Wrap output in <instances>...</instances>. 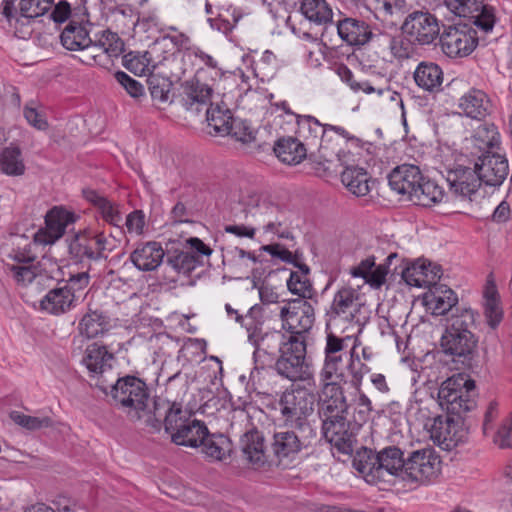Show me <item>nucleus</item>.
I'll use <instances>...</instances> for the list:
<instances>
[{
	"instance_id": "1",
	"label": "nucleus",
	"mask_w": 512,
	"mask_h": 512,
	"mask_svg": "<svg viewBox=\"0 0 512 512\" xmlns=\"http://www.w3.org/2000/svg\"><path fill=\"white\" fill-rule=\"evenodd\" d=\"M179 373L169 377L166 384V396H156L151 400L149 390L144 381L135 376L119 378L111 384L110 394L120 408L124 409L132 421H140L147 427H158L159 420L156 415L157 403L169 401L174 394L175 381Z\"/></svg>"
},
{
	"instance_id": "2",
	"label": "nucleus",
	"mask_w": 512,
	"mask_h": 512,
	"mask_svg": "<svg viewBox=\"0 0 512 512\" xmlns=\"http://www.w3.org/2000/svg\"><path fill=\"white\" fill-rule=\"evenodd\" d=\"M156 415L159 426L152 429L159 431L164 426L165 431L170 434L171 441L176 445L198 448L208 431L204 422L192 419L190 413L183 409L182 404L177 401V396L171 397L169 401H159Z\"/></svg>"
},
{
	"instance_id": "3",
	"label": "nucleus",
	"mask_w": 512,
	"mask_h": 512,
	"mask_svg": "<svg viewBox=\"0 0 512 512\" xmlns=\"http://www.w3.org/2000/svg\"><path fill=\"white\" fill-rule=\"evenodd\" d=\"M246 320L244 327L248 341L254 347L253 358L256 369L264 368L275 360L277 353L282 351L288 336L278 330L263 332V308L258 304L248 310Z\"/></svg>"
},
{
	"instance_id": "4",
	"label": "nucleus",
	"mask_w": 512,
	"mask_h": 512,
	"mask_svg": "<svg viewBox=\"0 0 512 512\" xmlns=\"http://www.w3.org/2000/svg\"><path fill=\"white\" fill-rule=\"evenodd\" d=\"M474 395V380L459 373L449 377L441 384L437 399L440 407L448 414L461 416L475 407Z\"/></svg>"
},
{
	"instance_id": "5",
	"label": "nucleus",
	"mask_w": 512,
	"mask_h": 512,
	"mask_svg": "<svg viewBox=\"0 0 512 512\" xmlns=\"http://www.w3.org/2000/svg\"><path fill=\"white\" fill-rule=\"evenodd\" d=\"M277 373L292 382L310 379L312 373L306 362V342L299 336H288L275 362Z\"/></svg>"
},
{
	"instance_id": "6",
	"label": "nucleus",
	"mask_w": 512,
	"mask_h": 512,
	"mask_svg": "<svg viewBox=\"0 0 512 512\" xmlns=\"http://www.w3.org/2000/svg\"><path fill=\"white\" fill-rule=\"evenodd\" d=\"M316 435L313 427L279 425L273 434L271 450L279 461L292 460L302 450L311 446Z\"/></svg>"
},
{
	"instance_id": "7",
	"label": "nucleus",
	"mask_w": 512,
	"mask_h": 512,
	"mask_svg": "<svg viewBox=\"0 0 512 512\" xmlns=\"http://www.w3.org/2000/svg\"><path fill=\"white\" fill-rule=\"evenodd\" d=\"M283 425L313 427L308 416L314 411V396L306 390H286L278 401Z\"/></svg>"
},
{
	"instance_id": "8",
	"label": "nucleus",
	"mask_w": 512,
	"mask_h": 512,
	"mask_svg": "<svg viewBox=\"0 0 512 512\" xmlns=\"http://www.w3.org/2000/svg\"><path fill=\"white\" fill-rule=\"evenodd\" d=\"M471 20L459 22L444 28L440 36L442 51L450 58H462L470 55L478 44L477 32Z\"/></svg>"
},
{
	"instance_id": "9",
	"label": "nucleus",
	"mask_w": 512,
	"mask_h": 512,
	"mask_svg": "<svg viewBox=\"0 0 512 512\" xmlns=\"http://www.w3.org/2000/svg\"><path fill=\"white\" fill-rule=\"evenodd\" d=\"M401 31L420 46L431 45L441 36L439 20L428 10H412L408 13Z\"/></svg>"
},
{
	"instance_id": "10",
	"label": "nucleus",
	"mask_w": 512,
	"mask_h": 512,
	"mask_svg": "<svg viewBox=\"0 0 512 512\" xmlns=\"http://www.w3.org/2000/svg\"><path fill=\"white\" fill-rule=\"evenodd\" d=\"M114 248L113 241L104 232L84 231L71 240L69 253L79 261H97L106 259Z\"/></svg>"
},
{
	"instance_id": "11",
	"label": "nucleus",
	"mask_w": 512,
	"mask_h": 512,
	"mask_svg": "<svg viewBox=\"0 0 512 512\" xmlns=\"http://www.w3.org/2000/svg\"><path fill=\"white\" fill-rule=\"evenodd\" d=\"M282 328L289 336H299L306 341V334L315 322V310L306 300L292 299L280 309Z\"/></svg>"
},
{
	"instance_id": "12",
	"label": "nucleus",
	"mask_w": 512,
	"mask_h": 512,
	"mask_svg": "<svg viewBox=\"0 0 512 512\" xmlns=\"http://www.w3.org/2000/svg\"><path fill=\"white\" fill-rule=\"evenodd\" d=\"M440 459L430 449L417 450L406 460L403 481L425 484L438 477Z\"/></svg>"
},
{
	"instance_id": "13",
	"label": "nucleus",
	"mask_w": 512,
	"mask_h": 512,
	"mask_svg": "<svg viewBox=\"0 0 512 512\" xmlns=\"http://www.w3.org/2000/svg\"><path fill=\"white\" fill-rule=\"evenodd\" d=\"M445 6L455 16L471 20L485 33L492 31L495 18L490 8L476 0H445Z\"/></svg>"
},
{
	"instance_id": "14",
	"label": "nucleus",
	"mask_w": 512,
	"mask_h": 512,
	"mask_svg": "<svg viewBox=\"0 0 512 512\" xmlns=\"http://www.w3.org/2000/svg\"><path fill=\"white\" fill-rule=\"evenodd\" d=\"M322 432L324 438L340 453L351 454L354 450L356 437L349 429L347 415L323 417Z\"/></svg>"
},
{
	"instance_id": "15",
	"label": "nucleus",
	"mask_w": 512,
	"mask_h": 512,
	"mask_svg": "<svg viewBox=\"0 0 512 512\" xmlns=\"http://www.w3.org/2000/svg\"><path fill=\"white\" fill-rule=\"evenodd\" d=\"M446 181L450 192L455 196L469 198L475 194L481 186L475 165L473 167L462 164H454L447 168Z\"/></svg>"
},
{
	"instance_id": "16",
	"label": "nucleus",
	"mask_w": 512,
	"mask_h": 512,
	"mask_svg": "<svg viewBox=\"0 0 512 512\" xmlns=\"http://www.w3.org/2000/svg\"><path fill=\"white\" fill-rule=\"evenodd\" d=\"M474 165L481 184L484 183L487 186H500L509 173L507 159L498 153L487 152L479 157Z\"/></svg>"
},
{
	"instance_id": "17",
	"label": "nucleus",
	"mask_w": 512,
	"mask_h": 512,
	"mask_svg": "<svg viewBox=\"0 0 512 512\" xmlns=\"http://www.w3.org/2000/svg\"><path fill=\"white\" fill-rule=\"evenodd\" d=\"M74 221L73 215L63 208L54 207L45 217V228L34 234L35 244H53L65 233L68 224Z\"/></svg>"
},
{
	"instance_id": "18",
	"label": "nucleus",
	"mask_w": 512,
	"mask_h": 512,
	"mask_svg": "<svg viewBox=\"0 0 512 512\" xmlns=\"http://www.w3.org/2000/svg\"><path fill=\"white\" fill-rule=\"evenodd\" d=\"M390 40H392L390 31L373 24L364 43L366 61L369 66L376 67L389 62Z\"/></svg>"
},
{
	"instance_id": "19",
	"label": "nucleus",
	"mask_w": 512,
	"mask_h": 512,
	"mask_svg": "<svg viewBox=\"0 0 512 512\" xmlns=\"http://www.w3.org/2000/svg\"><path fill=\"white\" fill-rule=\"evenodd\" d=\"M430 437L434 444L450 451L461 442V431L458 423L450 416H437L429 428Z\"/></svg>"
},
{
	"instance_id": "20",
	"label": "nucleus",
	"mask_w": 512,
	"mask_h": 512,
	"mask_svg": "<svg viewBox=\"0 0 512 512\" xmlns=\"http://www.w3.org/2000/svg\"><path fill=\"white\" fill-rule=\"evenodd\" d=\"M423 180L420 169L415 165L404 164L396 167L388 176L389 186L398 194L406 196L409 201L413 197L420 181Z\"/></svg>"
},
{
	"instance_id": "21",
	"label": "nucleus",
	"mask_w": 512,
	"mask_h": 512,
	"mask_svg": "<svg viewBox=\"0 0 512 512\" xmlns=\"http://www.w3.org/2000/svg\"><path fill=\"white\" fill-rule=\"evenodd\" d=\"M348 409L349 405L347 404L342 386L335 381L324 382L320 415L322 417L330 416V418H335L337 415H347Z\"/></svg>"
},
{
	"instance_id": "22",
	"label": "nucleus",
	"mask_w": 512,
	"mask_h": 512,
	"mask_svg": "<svg viewBox=\"0 0 512 512\" xmlns=\"http://www.w3.org/2000/svg\"><path fill=\"white\" fill-rule=\"evenodd\" d=\"M477 346L474 334H461L459 332L445 331L441 338V347L445 354L453 356L454 360L462 359L464 363L471 359Z\"/></svg>"
},
{
	"instance_id": "23",
	"label": "nucleus",
	"mask_w": 512,
	"mask_h": 512,
	"mask_svg": "<svg viewBox=\"0 0 512 512\" xmlns=\"http://www.w3.org/2000/svg\"><path fill=\"white\" fill-rule=\"evenodd\" d=\"M396 254H390L386 263L375 264V257L369 256L363 259L357 266L350 269V274L353 277H360L365 280V283L369 284L374 289H379L385 282L386 276L389 272L388 265L391 261L396 258Z\"/></svg>"
},
{
	"instance_id": "24",
	"label": "nucleus",
	"mask_w": 512,
	"mask_h": 512,
	"mask_svg": "<svg viewBox=\"0 0 512 512\" xmlns=\"http://www.w3.org/2000/svg\"><path fill=\"white\" fill-rule=\"evenodd\" d=\"M373 24L354 17H344L337 21L336 29L339 37L348 46L363 48L365 40Z\"/></svg>"
},
{
	"instance_id": "25",
	"label": "nucleus",
	"mask_w": 512,
	"mask_h": 512,
	"mask_svg": "<svg viewBox=\"0 0 512 512\" xmlns=\"http://www.w3.org/2000/svg\"><path fill=\"white\" fill-rule=\"evenodd\" d=\"M16 0H3L2 14L11 22L12 19L19 21V17L34 19L44 15L51 8L53 0H20L18 9L15 6Z\"/></svg>"
},
{
	"instance_id": "26",
	"label": "nucleus",
	"mask_w": 512,
	"mask_h": 512,
	"mask_svg": "<svg viewBox=\"0 0 512 512\" xmlns=\"http://www.w3.org/2000/svg\"><path fill=\"white\" fill-rule=\"evenodd\" d=\"M165 256L161 244L156 241L140 243L130 254V260L140 271H153L162 263Z\"/></svg>"
},
{
	"instance_id": "27",
	"label": "nucleus",
	"mask_w": 512,
	"mask_h": 512,
	"mask_svg": "<svg viewBox=\"0 0 512 512\" xmlns=\"http://www.w3.org/2000/svg\"><path fill=\"white\" fill-rule=\"evenodd\" d=\"M92 49L101 51V54H93V63L107 68L112 64V58H117L124 51V42L116 33L107 30L94 41Z\"/></svg>"
},
{
	"instance_id": "28",
	"label": "nucleus",
	"mask_w": 512,
	"mask_h": 512,
	"mask_svg": "<svg viewBox=\"0 0 512 512\" xmlns=\"http://www.w3.org/2000/svg\"><path fill=\"white\" fill-rule=\"evenodd\" d=\"M258 223L266 233H273L280 238H290L291 233L282 229L285 225V212L273 203H263L257 209Z\"/></svg>"
},
{
	"instance_id": "29",
	"label": "nucleus",
	"mask_w": 512,
	"mask_h": 512,
	"mask_svg": "<svg viewBox=\"0 0 512 512\" xmlns=\"http://www.w3.org/2000/svg\"><path fill=\"white\" fill-rule=\"evenodd\" d=\"M298 135L307 145H319V150H328L329 134L326 132V125L321 124L316 118L310 115L297 116Z\"/></svg>"
},
{
	"instance_id": "30",
	"label": "nucleus",
	"mask_w": 512,
	"mask_h": 512,
	"mask_svg": "<svg viewBox=\"0 0 512 512\" xmlns=\"http://www.w3.org/2000/svg\"><path fill=\"white\" fill-rule=\"evenodd\" d=\"M378 474L380 481H386L385 476H396L403 479V470L406 460L403 458V452L396 446H388L377 453Z\"/></svg>"
},
{
	"instance_id": "31",
	"label": "nucleus",
	"mask_w": 512,
	"mask_h": 512,
	"mask_svg": "<svg viewBox=\"0 0 512 512\" xmlns=\"http://www.w3.org/2000/svg\"><path fill=\"white\" fill-rule=\"evenodd\" d=\"M77 298L78 295H73L64 285L57 286L48 291L43 297L40 301V307L50 314L59 315L72 309Z\"/></svg>"
},
{
	"instance_id": "32",
	"label": "nucleus",
	"mask_w": 512,
	"mask_h": 512,
	"mask_svg": "<svg viewBox=\"0 0 512 512\" xmlns=\"http://www.w3.org/2000/svg\"><path fill=\"white\" fill-rule=\"evenodd\" d=\"M83 196L89 203L97 208L106 223L122 228L121 223L123 218L118 203L109 200L93 189H84Z\"/></svg>"
},
{
	"instance_id": "33",
	"label": "nucleus",
	"mask_w": 512,
	"mask_h": 512,
	"mask_svg": "<svg viewBox=\"0 0 512 512\" xmlns=\"http://www.w3.org/2000/svg\"><path fill=\"white\" fill-rule=\"evenodd\" d=\"M240 449L243 457L249 463L261 466L266 462L264 437L260 431L253 428L240 438Z\"/></svg>"
},
{
	"instance_id": "34",
	"label": "nucleus",
	"mask_w": 512,
	"mask_h": 512,
	"mask_svg": "<svg viewBox=\"0 0 512 512\" xmlns=\"http://www.w3.org/2000/svg\"><path fill=\"white\" fill-rule=\"evenodd\" d=\"M458 107L467 117L481 120L490 112V101L482 90L470 89L460 97Z\"/></svg>"
},
{
	"instance_id": "35",
	"label": "nucleus",
	"mask_w": 512,
	"mask_h": 512,
	"mask_svg": "<svg viewBox=\"0 0 512 512\" xmlns=\"http://www.w3.org/2000/svg\"><path fill=\"white\" fill-rule=\"evenodd\" d=\"M113 359L114 355L105 346L93 343L86 348L82 363L94 377L111 369Z\"/></svg>"
},
{
	"instance_id": "36",
	"label": "nucleus",
	"mask_w": 512,
	"mask_h": 512,
	"mask_svg": "<svg viewBox=\"0 0 512 512\" xmlns=\"http://www.w3.org/2000/svg\"><path fill=\"white\" fill-rule=\"evenodd\" d=\"M11 243L3 248L4 264L11 262L15 264H30L36 260V255L32 251V243L25 236H14Z\"/></svg>"
},
{
	"instance_id": "37",
	"label": "nucleus",
	"mask_w": 512,
	"mask_h": 512,
	"mask_svg": "<svg viewBox=\"0 0 512 512\" xmlns=\"http://www.w3.org/2000/svg\"><path fill=\"white\" fill-rule=\"evenodd\" d=\"M426 304L435 315H444L457 303L455 292L445 285H435L425 297Z\"/></svg>"
},
{
	"instance_id": "38",
	"label": "nucleus",
	"mask_w": 512,
	"mask_h": 512,
	"mask_svg": "<svg viewBox=\"0 0 512 512\" xmlns=\"http://www.w3.org/2000/svg\"><path fill=\"white\" fill-rule=\"evenodd\" d=\"M414 80L420 88L435 92L442 85L443 72L436 63L421 62L414 72Z\"/></svg>"
},
{
	"instance_id": "39",
	"label": "nucleus",
	"mask_w": 512,
	"mask_h": 512,
	"mask_svg": "<svg viewBox=\"0 0 512 512\" xmlns=\"http://www.w3.org/2000/svg\"><path fill=\"white\" fill-rule=\"evenodd\" d=\"M199 447H201V452L206 457L216 461L224 460L232 450V444L228 437L220 433L211 434L209 431H207Z\"/></svg>"
},
{
	"instance_id": "40",
	"label": "nucleus",
	"mask_w": 512,
	"mask_h": 512,
	"mask_svg": "<svg viewBox=\"0 0 512 512\" xmlns=\"http://www.w3.org/2000/svg\"><path fill=\"white\" fill-rule=\"evenodd\" d=\"M353 467L363 475L368 483L376 484L380 482L378 472L377 453L368 448H362L357 451L352 461Z\"/></svg>"
},
{
	"instance_id": "41",
	"label": "nucleus",
	"mask_w": 512,
	"mask_h": 512,
	"mask_svg": "<svg viewBox=\"0 0 512 512\" xmlns=\"http://www.w3.org/2000/svg\"><path fill=\"white\" fill-rule=\"evenodd\" d=\"M300 11L304 17L316 25L331 24L333 10L326 0H302Z\"/></svg>"
},
{
	"instance_id": "42",
	"label": "nucleus",
	"mask_w": 512,
	"mask_h": 512,
	"mask_svg": "<svg viewBox=\"0 0 512 512\" xmlns=\"http://www.w3.org/2000/svg\"><path fill=\"white\" fill-rule=\"evenodd\" d=\"M274 152L280 161L289 165H296L306 157L304 144L292 137L279 139Z\"/></svg>"
},
{
	"instance_id": "43",
	"label": "nucleus",
	"mask_w": 512,
	"mask_h": 512,
	"mask_svg": "<svg viewBox=\"0 0 512 512\" xmlns=\"http://www.w3.org/2000/svg\"><path fill=\"white\" fill-rule=\"evenodd\" d=\"M299 268L298 271H293L290 274L289 279L287 280V288L288 290L294 294L299 296L300 300L312 299L315 291L313 289L312 283L308 278L309 267L306 264H295Z\"/></svg>"
},
{
	"instance_id": "44",
	"label": "nucleus",
	"mask_w": 512,
	"mask_h": 512,
	"mask_svg": "<svg viewBox=\"0 0 512 512\" xmlns=\"http://www.w3.org/2000/svg\"><path fill=\"white\" fill-rule=\"evenodd\" d=\"M445 196V192L435 181L427 179L420 181L417 189L414 190L411 202L415 205L430 207L434 204L440 203Z\"/></svg>"
},
{
	"instance_id": "45",
	"label": "nucleus",
	"mask_w": 512,
	"mask_h": 512,
	"mask_svg": "<svg viewBox=\"0 0 512 512\" xmlns=\"http://www.w3.org/2000/svg\"><path fill=\"white\" fill-rule=\"evenodd\" d=\"M110 318L100 311H89L79 322L80 334L88 339L104 334L110 328Z\"/></svg>"
},
{
	"instance_id": "46",
	"label": "nucleus",
	"mask_w": 512,
	"mask_h": 512,
	"mask_svg": "<svg viewBox=\"0 0 512 512\" xmlns=\"http://www.w3.org/2000/svg\"><path fill=\"white\" fill-rule=\"evenodd\" d=\"M212 88L194 77L184 84V105L186 109H192L194 104L206 105L210 102L212 96Z\"/></svg>"
},
{
	"instance_id": "47",
	"label": "nucleus",
	"mask_w": 512,
	"mask_h": 512,
	"mask_svg": "<svg viewBox=\"0 0 512 512\" xmlns=\"http://www.w3.org/2000/svg\"><path fill=\"white\" fill-rule=\"evenodd\" d=\"M0 171L8 176H22L26 166L22 157V151L18 146L5 147L0 153Z\"/></svg>"
},
{
	"instance_id": "48",
	"label": "nucleus",
	"mask_w": 512,
	"mask_h": 512,
	"mask_svg": "<svg viewBox=\"0 0 512 512\" xmlns=\"http://www.w3.org/2000/svg\"><path fill=\"white\" fill-rule=\"evenodd\" d=\"M369 176L363 168H346L341 174V181L357 197L365 196L370 191Z\"/></svg>"
},
{
	"instance_id": "49",
	"label": "nucleus",
	"mask_w": 512,
	"mask_h": 512,
	"mask_svg": "<svg viewBox=\"0 0 512 512\" xmlns=\"http://www.w3.org/2000/svg\"><path fill=\"white\" fill-rule=\"evenodd\" d=\"M60 39L62 45L68 50H81L91 44V38L86 28L75 21H71L65 27Z\"/></svg>"
},
{
	"instance_id": "50",
	"label": "nucleus",
	"mask_w": 512,
	"mask_h": 512,
	"mask_svg": "<svg viewBox=\"0 0 512 512\" xmlns=\"http://www.w3.org/2000/svg\"><path fill=\"white\" fill-rule=\"evenodd\" d=\"M358 349L359 346L355 343L349 350V361L346 366L350 384L356 391L360 390L365 375L370 372V367L362 361Z\"/></svg>"
},
{
	"instance_id": "51",
	"label": "nucleus",
	"mask_w": 512,
	"mask_h": 512,
	"mask_svg": "<svg viewBox=\"0 0 512 512\" xmlns=\"http://www.w3.org/2000/svg\"><path fill=\"white\" fill-rule=\"evenodd\" d=\"M471 142L480 151H488L500 143V135L493 123H482L474 131Z\"/></svg>"
},
{
	"instance_id": "52",
	"label": "nucleus",
	"mask_w": 512,
	"mask_h": 512,
	"mask_svg": "<svg viewBox=\"0 0 512 512\" xmlns=\"http://www.w3.org/2000/svg\"><path fill=\"white\" fill-rule=\"evenodd\" d=\"M208 126L213 128L216 134L226 135L229 132V126L233 121L230 109L222 107L220 104H211L207 109Z\"/></svg>"
},
{
	"instance_id": "53",
	"label": "nucleus",
	"mask_w": 512,
	"mask_h": 512,
	"mask_svg": "<svg viewBox=\"0 0 512 512\" xmlns=\"http://www.w3.org/2000/svg\"><path fill=\"white\" fill-rule=\"evenodd\" d=\"M358 298L359 294L356 289L343 286L334 295L330 310L331 314L334 316L347 314L355 305Z\"/></svg>"
},
{
	"instance_id": "54",
	"label": "nucleus",
	"mask_w": 512,
	"mask_h": 512,
	"mask_svg": "<svg viewBox=\"0 0 512 512\" xmlns=\"http://www.w3.org/2000/svg\"><path fill=\"white\" fill-rule=\"evenodd\" d=\"M390 49H389V62L392 59L406 60L413 56L414 40L405 36L403 32L401 34H395L391 32Z\"/></svg>"
},
{
	"instance_id": "55",
	"label": "nucleus",
	"mask_w": 512,
	"mask_h": 512,
	"mask_svg": "<svg viewBox=\"0 0 512 512\" xmlns=\"http://www.w3.org/2000/svg\"><path fill=\"white\" fill-rule=\"evenodd\" d=\"M123 66L135 75H145L150 72L151 57L149 52H129L123 56Z\"/></svg>"
},
{
	"instance_id": "56",
	"label": "nucleus",
	"mask_w": 512,
	"mask_h": 512,
	"mask_svg": "<svg viewBox=\"0 0 512 512\" xmlns=\"http://www.w3.org/2000/svg\"><path fill=\"white\" fill-rule=\"evenodd\" d=\"M147 84L153 100L159 103H167L169 101L172 82L168 78L150 74L147 79Z\"/></svg>"
},
{
	"instance_id": "57",
	"label": "nucleus",
	"mask_w": 512,
	"mask_h": 512,
	"mask_svg": "<svg viewBox=\"0 0 512 512\" xmlns=\"http://www.w3.org/2000/svg\"><path fill=\"white\" fill-rule=\"evenodd\" d=\"M342 355L325 356L324 365L320 372V379L324 382H330L334 379L344 380L345 373L342 369Z\"/></svg>"
},
{
	"instance_id": "58",
	"label": "nucleus",
	"mask_w": 512,
	"mask_h": 512,
	"mask_svg": "<svg viewBox=\"0 0 512 512\" xmlns=\"http://www.w3.org/2000/svg\"><path fill=\"white\" fill-rule=\"evenodd\" d=\"M5 270L18 284L23 286L32 283L37 276V269L32 263L15 264L6 262Z\"/></svg>"
},
{
	"instance_id": "59",
	"label": "nucleus",
	"mask_w": 512,
	"mask_h": 512,
	"mask_svg": "<svg viewBox=\"0 0 512 512\" xmlns=\"http://www.w3.org/2000/svg\"><path fill=\"white\" fill-rule=\"evenodd\" d=\"M10 418L15 424L30 431L48 428L53 424L50 417H35L23 414L19 411H12L10 413Z\"/></svg>"
},
{
	"instance_id": "60",
	"label": "nucleus",
	"mask_w": 512,
	"mask_h": 512,
	"mask_svg": "<svg viewBox=\"0 0 512 512\" xmlns=\"http://www.w3.org/2000/svg\"><path fill=\"white\" fill-rule=\"evenodd\" d=\"M338 74L339 76L341 77V79L346 82L349 87L355 91V92H358V91H363L365 92L366 94H371V93H374V92H377L379 95L383 94L385 89L384 88H375L373 87L369 82L367 81H357L355 78H354V75L352 73V71L347 67V66H341L339 69H338Z\"/></svg>"
},
{
	"instance_id": "61",
	"label": "nucleus",
	"mask_w": 512,
	"mask_h": 512,
	"mask_svg": "<svg viewBox=\"0 0 512 512\" xmlns=\"http://www.w3.org/2000/svg\"><path fill=\"white\" fill-rule=\"evenodd\" d=\"M427 270L428 268L424 263L413 264L412 266L403 270L402 277L408 285L422 287L423 285L430 283Z\"/></svg>"
},
{
	"instance_id": "62",
	"label": "nucleus",
	"mask_w": 512,
	"mask_h": 512,
	"mask_svg": "<svg viewBox=\"0 0 512 512\" xmlns=\"http://www.w3.org/2000/svg\"><path fill=\"white\" fill-rule=\"evenodd\" d=\"M484 315L490 328L496 329L503 319V310L494 295H488L484 304Z\"/></svg>"
},
{
	"instance_id": "63",
	"label": "nucleus",
	"mask_w": 512,
	"mask_h": 512,
	"mask_svg": "<svg viewBox=\"0 0 512 512\" xmlns=\"http://www.w3.org/2000/svg\"><path fill=\"white\" fill-rule=\"evenodd\" d=\"M474 321V312L470 309H465L461 314L451 317L450 324L446 328V331L473 334L470 331V327L474 324Z\"/></svg>"
},
{
	"instance_id": "64",
	"label": "nucleus",
	"mask_w": 512,
	"mask_h": 512,
	"mask_svg": "<svg viewBox=\"0 0 512 512\" xmlns=\"http://www.w3.org/2000/svg\"><path fill=\"white\" fill-rule=\"evenodd\" d=\"M167 262L175 270L183 273L190 272L196 266L195 256L187 251H181L177 255L169 257Z\"/></svg>"
}]
</instances>
